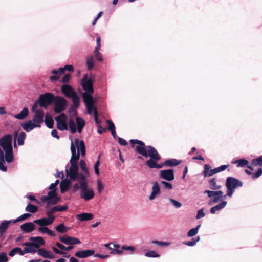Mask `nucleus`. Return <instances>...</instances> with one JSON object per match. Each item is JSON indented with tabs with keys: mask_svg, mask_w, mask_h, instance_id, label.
I'll list each match as a JSON object with an SVG mask.
<instances>
[{
	"mask_svg": "<svg viewBox=\"0 0 262 262\" xmlns=\"http://www.w3.org/2000/svg\"><path fill=\"white\" fill-rule=\"evenodd\" d=\"M9 258L6 252L0 253V262H7Z\"/></svg>",
	"mask_w": 262,
	"mask_h": 262,
	"instance_id": "obj_53",
	"label": "nucleus"
},
{
	"mask_svg": "<svg viewBox=\"0 0 262 262\" xmlns=\"http://www.w3.org/2000/svg\"><path fill=\"white\" fill-rule=\"evenodd\" d=\"M81 186V191H80L81 198L86 201L92 199L94 197L95 193L93 189L89 187L88 183H86L84 186L83 185Z\"/></svg>",
	"mask_w": 262,
	"mask_h": 262,
	"instance_id": "obj_7",
	"label": "nucleus"
},
{
	"mask_svg": "<svg viewBox=\"0 0 262 262\" xmlns=\"http://www.w3.org/2000/svg\"><path fill=\"white\" fill-rule=\"evenodd\" d=\"M253 163H254L255 165H260L262 166V156H260L259 157L254 159L252 160Z\"/></svg>",
	"mask_w": 262,
	"mask_h": 262,
	"instance_id": "obj_57",
	"label": "nucleus"
},
{
	"mask_svg": "<svg viewBox=\"0 0 262 262\" xmlns=\"http://www.w3.org/2000/svg\"><path fill=\"white\" fill-rule=\"evenodd\" d=\"M35 226L32 222H27L20 226L21 230L25 233H29L35 229Z\"/></svg>",
	"mask_w": 262,
	"mask_h": 262,
	"instance_id": "obj_21",
	"label": "nucleus"
},
{
	"mask_svg": "<svg viewBox=\"0 0 262 262\" xmlns=\"http://www.w3.org/2000/svg\"><path fill=\"white\" fill-rule=\"evenodd\" d=\"M93 93H89L88 92L83 93L82 96L83 102L85 104V105L90 104H94V101L93 99V97L92 95Z\"/></svg>",
	"mask_w": 262,
	"mask_h": 262,
	"instance_id": "obj_25",
	"label": "nucleus"
},
{
	"mask_svg": "<svg viewBox=\"0 0 262 262\" xmlns=\"http://www.w3.org/2000/svg\"><path fill=\"white\" fill-rule=\"evenodd\" d=\"M67 116L64 113H61L60 115L56 116L55 120L57 122V128L60 130H67L68 129L66 123Z\"/></svg>",
	"mask_w": 262,
	"mask_h": 262,
	"instance_id": "obj_10",
	"label": "nucleus"
},
{
	"mask_svg": "<svg viewBox=\"0 0 262 262\" xmlns=\"http://www.w3.org/2000/svg\"><path fill=\"white\" fill-rule=\"evenodd\" d=\"M97 189H98V192L99 193H101L103 190L104 189V185L102 184V182L98 180L97 182Z\"/></svg>",
	"mask_w": 262,
	"mask_h": 262,
	"instance_id": "obj_56",
	"label": "nucleus"
},
{
	"mask_svg": "<svg viewBox=\"0 0 262 262\" xmlns=\"http://www.w3.org/2000/svg\"><path fill=\"white\" fill-rule=\"evenodd\" d=\"M93 216L90 213H82L77 215V219L80 221H85L93 219Z\"/></svg>",
	"mask_w": 262,
	"mask_h": 262,
	"instance_id": "obj_28",
	"label": "nucleus"
},
{
	"mask_svg": "<svg viewBox=\"0 0 262 262\" xmlns=\"http://www.w3.org/2000/svg\"><path fill=\"white\" fill-rule=\"evenodd\" d=\"M200 227L201 225H199L196 227L190 229L187 233V236L188 237H192L198 233Z\"/></svg>",
	"mask_w": 262,
	"mask_h": 262,
	"instance_id": "obj_43",
	"label": "nucleus"
},
{
	"mask_svg": "<svg viewBox=\"0 0 262 262\" xmlns=\"http://www.w3.org/2000/svg\"><path fill=\"white\" fill-rule=\"evenodd\" d=\"M47 196L50 200V201L48 202V205L50 204L55 205L59 201V199L57 196L55 190H51L49 191L48 192Z\"/></svg>",
	"mask_w": 262,
	"mask_h": 262,
	"instance_id": "obj_20",
	"label": "nucleus"
},
{
	"mask_svg": "<svg viewBox=\"0 0 262 262\" xmlns=\"http://www.w3.org/2000/svg\"><path fill=\"white\" fill-rule=\"evenodd\" d=\"M29 241H31V243H37L39 245H44L45 244L44 239L40 236L30 237L29 238Z\"/></svg>",
	"mask_w": 262,
	"mask_h": 262,
	"instance_id": "obj_32",
	"label": "nucleus"
},
{
	"mask_svg": "<svg viewBox=\"0 0 262 262\" xmlns=\"http://www.w3.org/2000/svg\"><path fill=\"white\" fill-rule=\"evenodd\" d=\"M204 193L208 194V197L210 198L208 202L209 205H212L219 201L221 200L223 198H225L227 194L223 195V192L221 190L217 191H211V190H205Z\"/></svg>",
	"mask_w": 262,
	"mask_h": 262,
	"instance_id": "obj_5",
	"label": "nucleus"
},
{
	"mask_svg": "<svg viewBox=\"0 0 262 262\" xmlns=\"http://www.w3.org/2000/svg\"><path fill=\"white\" fill-rule=\"evenodd\" d=\"M216 178H214L209 181V187L212 190H217L221 188V185L216 184Z\"/></svg>",
	"mask_w": 262,
	"mask_h": 262,
	"instance_id": "obj_34",
	"label": "nucleus"
},
{
	"mask_svg": "<svg viewBox=\"0 0 262 262\" xmlns=\"http://www.w3.org/2000/svg\"><path fill=\"white\" fill-rule=\"evenodd\" d=\"M61 91L67 98H71L76 94L73 88L68 84H64L61 86Z\"/></svg>",
	"mask_w": 262,
	"mask_h": 262,
	"instance_id": "obj_14",
	"label": "nucleus"
},
{
	"mask_svg": "<svg viewBox=\"0 0 262 262\" xmlns=\"http://www.w3.org/2000/svg\"><path fill=\"white\" fill-rule=\"evenodd\" d=\"M29 111L27 107H24L18 114L14 115V117L17 119L23 120L28 115Z\"/></svg>",
	"mask_w": 262,
	"mask_h": 262,
	"instance_id": "obj_30",
	"label": "nucleus"
},
{
	"mask_svg": "<svg viewBox=\"0 0 262 262\" xmlns=\"http://www.w3.org/2000/svg\"><path fill=\"white\" fill-rule=\"evenodd\" d=\"M71 98L72 99L73 106L75 108L78 107L79 105L80 100L79 97L77 96V94H75V95L71 97Z\"/></svg>",
	"mask_w": 262,
	"mask_h": 262,
	"instance_id": "obj_47",
	"label": "nucleus"
},
{
	"mask_svg": "<svg viewBox=\"0 0 262 262\" xmlns=\"http://www.w3.org/2000/svg\"><path fill=\"white\" fill-rule=\"evenodd\" d=\"M55 229L60 233H65L69 231V228L66 227L63 224L61 223L56 227Z\"/></svg>",
	"mask_w": 262,
	"mask_h": 262,
	"instance_id": "obj_37",
	"label": "nucleus"
},
{
	"mask_svg": "<svg viewBox=\"0 0 262 262\" xmlns=\"http://www.w3.org/2000/svg\"><path fill=\"white\" fill-rule=\"evenodd\" d=\"M26 137V134L25 132H21L18 135V137L17 138L16 140L18 142V145L19 146H21L24 144V141Z\"/></svg>",
	"mask_w": 262,
	"mask_h": 262,
	"instance_id": "obj_40",
	"label": "nucleus"
},
{
	"mask_svg": "<svg viewBox=\"0 0 262 262\" xmlns=\"http://www.w3.org/2000/svg\"><path fill=\"white\" fill-rule=\"evenodd\" d=\"M38 231L42 233H47L51 236H55L56 234L54 231H53L49 229L48 227L45 226H41L38 229Z\"/></svg>",
	"mask_w": 262,
	"mask_h": 262,
	"instance_id": "obj_31",
	"label": "nucleus"
},
{
	"mask_svg": "<svg viewBox=\"0 0 262 262\" xmlns=\"http://www.w3.org/2000/svg\"><path fill=\"white\" fill-rule=\"evenodd\" d=\"M44 112L42 110H37L36 111L33 117V121L39 124L43 122Z\"/></svg>",
	"mask_w": 262,
	"mask_h": 262,
	"instance_id": "obj_17",
	"label": "nucleus"
},
{
	"mask_svg": "<svg viewBox=\"0 0 262 262\" xmlns=\"http://www.w3.org/2000/svg\"><path fill=\"white\" fill-rule=\"evenodd\" d=\"M95 250L93 249H88L78 251L75 253V256L79 258H85L94 255Z\"/></svg>",
	"mask_w": 262,
	"mask_h": 262,
	"instance_id": "obj_16",
	"label": "nucleus"
},
{
	"mask_svg": "<svg viewBox=\"0 0 262 262\" xmlns=\"http://www.w3.org/2000/svg\"><path fill=\"white\" fill-rule=\"evenodd\" d=\"M76 121L77 125V130L79 133H80L84 126V120L80 117H77L76 119Z\"/></svg>",
	"mask_w": 262,
	"mask_h": 262,
	"instance_id": "obj_33",
	"label": "nucleus"
},
{
	"mask_svg": "<svg viewBox=\"0 0 262 262\" xmlns=\"http://www.w3.org/2000/svg\"><path fill=\"white\" fill-rule=\"evenodd\" d=\"M31 215L29 213H24L22 214L19 217H17L14 222L13 223H15L17 222H19L21 221H24L27 219V218L30 217Z\"/></svg>",
	"mask_w": 262,
	"mask_h": 262,
	"instance_id": "obj_50",
	"label": "nucleus"
},
{
	"mask_svg": "<svg viewBox=\"0 0 262 262\" xmlns=\"http://www.w3.org/2000/svg\"><path fill=\"white\" fill-rule=\"evenodd\" d=\"M151 243L156 244L159 246H167L169 245V243L168 242H164L162 241H158L156 240H154L151 241Z\"/></svg>",
	"mask_w": 262,
	"mask_h": 262,
	"instance_id": "obj_52",
	"label": "nucleus"
},
{
	"mask_svg": "<svg viewBox=\"0 0 262 262\" xmlns=\"http://www.w3.org/2000/svg\"><path fill=\"white\" fill-rule=\"evenodd\" d=\"M23 245L26 246L24 248L25 253H35L37 252L36 249L40 248V245L35 243L26 242Z\"/></svg>",
	"mask_w": 262,
	"mask_h": 262,
	"instance_id": "obj_13",
	"label": "nucleus"
},
{
	"mask_svg": "<svg viewBox=\"0 0 262 262\" xmlns=\"http://www.w3.org/2000/svg\"><path fill=\"white\" fill-rule=\"evenodd\" d=\"M80 167L82 170V172L86 174H89V171L86 167V164L83 160H81L80 161Z\"/></svg>",
	"mask_w": 262,
	"mask_h": 262,
	"instance_id": "obj_46",
	"label": "nucleus"
},
{
	"mask_svg": "<svg viewBox=\"0 0 262 262\" xmlns=\"http://www.w3.org/2000/svg\"><path fill=\"white\" fill-rule=\"evenodd\" d=\"M69 126L72 133L74 134L76 132V127L73 120L70 119L69 121Z\"/></svg>",
	"mask_w": 262,
	"mask_h": 262,
	"instance_id": "obj_48",
	"label": "nucleus"
},
{
	"mask_svg": "<svg viewBox=\"0 0 262 262\" xmlns=\"http://www.w3.org/2000/svg\"><path fill=\"white\" fill-rule=\"evenodd\" d=\"M200 239V238L199 236L197 237L196 238H192L191 241L184 242L183 244L188 246H193L196 244L197 242L199 241Z\"/></svg>",
	"mask_w": 262,
	"mask_h": 262,
	"instance_id": "obj_44",
	"label": "nucleus"
},
{
	"mask_svg": "<svg viewBox=\"0 0 262 262\" xmlns=\"http://www.w3.org/2000/svg\"><path fill=\"white\" fill-rule=\"evenodd\" d=\"M37 253L38 255L43 257L46 258L52 259L54 256L50 252L45 250V249H37Z\"/></svg>",
	"mask_w": 262,
	"mask_h": 262,
	"instance_id": "obj_27",
	"label": "nucleus"
},
{
	"mask_svg": "<svg viewBox=\"0 0 262 262\" xmlns=\"http://www.w3.org/2000/svg\"><path fill=\"white\" fill-rule=\"evenodd\" d=\"M53 103H54V112L60 113L66 108L67 101L64 98L57 96H55Z\"/></svg>",
	"mask_w": 262,
	"mask_h": 262,
	"instance_id": "obj_9",
	"label": "nucleus"
},
{
	"mask_svg": "<svg viewBox=\"0 0 262 262\" xmlns=\"http://www.w3.org/2000/svg\"><path fill=\"white\" fill-rule=\"evenodd\" d=\"M233 163H237V167H244L248 165V161L245 159H241Z\"/></svg>",
	"mask_w": 262,
	"mask_h": 262,
	"instance_id": "obj_45",
	"label": "nucleus"
},
{
	"mask_svg": "<svg viewBox=\"0 0 262 262\" xmlns=\"http://www.w3.org/2000/svg\"><path fill=\"white\" fill-rule=\"evenodd\" d=\"M67 175L68 176L71 180H77L79 183H88L86 178L89 176V174L84 172H78V167H76L75 172H71V169L66 170Z\"/></svg>",
	"mask_w": 262,
	"mask_h": 262,
	"instance_id": "obj_4",
	"label": "nucleus"
},
{
	"mask_svg": "<svg viewBox=\"0 0 262 262\" xmlns=\"http://www.w3.org/2000/svg\"><path fill=\"white\" fill-rule=\"evenodd\" d=\"M245 172L248 174V175H251L252 176V178L254 179H256L257 178H258L259 177H260L261 174H262V168H259L257 171L256 172H255V173H253L251 171L248 170H245Z\"/></svg>",
	"mask_w": 262,
	"mask_h": 262,
	"instance_id": "obj_35",
	"label": "nucleus"
},
{
	"mask_svg": "<svg viewBox=\"0 0 262 262\" xmlns=\"http://www.w3.org/2000/svg\"><path fill=\"white\" fill-rule=\"evenodd\" d=\"M152 191L148 197L150 201L154 200L158 195L160 194L161 190L158 182L155 181L152 183Z\"/></svg>",
	"mask_w": 262,
	"mask_h": 262,
	"instance_id": "obj_15",
	"label": "nucleus"
},
{
	"mask_svg": "<svg viewBox=\"0 0 262 262\" xmlns=\"http://www.w3.org/2000/svg\"><path fill=\"white\" fill-rule=\"evenodd\" d=\"M12 136L7 134L0 139V148L5 152V159L8 163L13 160V148L12 145Z\"/></svg>",
	"mask_w": 262,
	"mask_h": 262,
	"instance_id": "obj_2",
	"label": "nucleus"
},
{
	"mask_svg": "<svg viewBox=\"0 0 262 262\" xmlns=\"http://www.w3.org/2000/svg\"><path fill=\"white\" fill-rule=\"evenodd\" d=\"M161 183L162 185H163L164 188L165 189H166L168 190H171L173 188L172 185L168 182L163 181L161 182Z\"/></svg>",
	"mask_w": 262,
	"mask_h": 262,
	"instance_id": "obj_55",
	"label": "nucleus"
},
{
	"mask_svg": "<svg viewBox=\"0 0 262 262\" xmlns=\"http://www.w3.org/2000/svg\"><path fill=\"white\" fill-rule=\"evenodd\" d=\"M129 143L136 152L145 158L150 157L145 162V165L150 168L160 169L163 166L172 167L181 163V161L170 159L165 160L163 163L158 164L161 157L155 147L150 145L146 146L144 142L138 139H131Z\"/></svg>",
	"mask_w": 262,
	"mask_h": 262,
	"instance_id": "obj_1",
	"label": "nucleus"
},
{
	"mask_svg": "<svg viewBox=\"0 0 262 262\" xmlns=\"http://www.w3.org/2000/svg\"><path fill=\"white\" fill-rule=\"evenodd\" d=\"M94 104H87V105H85L86 106V109H87V111H88V113L89 114H91L92 113V110H95V107L94 106Z\"/></svg>",
	"mask_w": 262,
	"mask_h": 262,
	"instance_id": "obj_64",
	"label": "nucleus"
},
{
	"mask_svg": "<svg viewBox=\"0 0 262 262\" xmlns=\"http://www.w3.org/2000/svg\"><path fill=\"white\" fill-rule=\"evenodd\" d=\"M55 210L53 209V208L48 210L46 212V215H47L48 217H53L54 220H55V216L53 215V213L55 212Z\"/></svg>",
	"mask_w": 262,
	"mask_h": 262,
	"instance_id": "obj_61",
	"label": "nucleus"
},
{
	"mask_svg": "<svg viewBox=\"0 0 262 262\" xmlns=\"http://www.w3.org/2000/svg\"><path fill=\"white\" fill-rule=\"evenodd\" d=\"M38 209L37 206L31 204H28L25 208V210L28 212L34 213L38 211Z\"/></svg>",
	"mask_w": 262,
	"mask_h": 262,
	"instance_id": "obj_38",
	"label": "nucleus"
},
{
	"mask_svg": "<svg viewBox=\"0 0 262 262\" xmlns=\"http://www.w3.org/2000/svg\"><path fill=\"white\" fill-rule=\"evenodd\" d=\"M70 185V182L68 181H62L60 184L61 193H64L68 189Z\"/></svg>",
	"mask_w": 262,
	"mask_h": 262,
	"instance_id": "obj_39",
	"label": "nucleus"
},
{
	"mask_svg": "<svg viewBox=\"0 0 262 262\" xmlns=\"http://www.w3.org/2000/svg\"><path fill=\"white\" fill-rule=\"evenodd\" d=\"M53 209L54 210H55V211H59V212H62V211H66L68 209V206L67 205H64V206H60V205H58V206H54V207H53Z\"/></svg>",
	"mask_w": 262,
	"mask_h": 262,
	"instance_id": "obj_51",
	"label": "nucleus"
},
{
	"mask_svg": "<svg viewBox=\"0 0 262 262\" xmlns=\"http://www.w3.org/2000/svg\"><path fill=\"white\" fill-rule=\"evenodd\" d=\"M87 68L89 70L93 69L94 67V60L93 56L88 57L86 60Z\"/></svg>",
	"mask_w": 262,
	"mask_h": 262,
	"instance_id": "obj_41",
	"label": "nucleus"
},
{
	"mask_svg": "<svg viewBox=\"0 0 262 262\" xmlns=\"http://www.w3.org/2000/svg\"><path fill=\"white\" fill-rule=\"evenodd\" d=\"M45 123L49 128H53L54 127V120L51 116L46 115L45 118Z\"/></svg>",
	"mask_w": 262,
	"mask_h": 262,
	"instance_id": "obj_36",
	"label": "nucleus"
},
{
	"mask_svg": "<svg viewBox=\"0 0 262 262\" xmlns=\"http://www.w3.org/2000/svg\"><path fill=\"white\" fill-rule=\"evenodd\" d=\"M12 222L11 221H3L0 225V237L2 238V239L5 238L4 234L8 228L9 225Z\"/></svg>",
	"mask_w": 262,
	"mask_h": 262,
	"instance_id": "obj_22",
	"label": "nucleus"
},
{
	"mask_svg": "<svg viewBox=\"0 0 262 262\" xmlns=\"http://www.w3.org/2000/svg\"><path fill=\"white\" fill-rule=\"evenodd\" d=\"M217 173L216 168H215L213 169H210V166L208 164H205L204 165V170L203 172V175L205 177L207 176H211L215 173Z\"/></svg>",
	"mask_w": 262,
	"mask_h": 262,
	"instance_id": "obj_26",
	"label": "nucleus"
},
{
	"mask_svg": "<svg viewBox=\"0 0 262 262\" xmlns=\"http://www.w3.org/2000/svg\"><path fill=\"white\" fill-rule=\"evenodd\" d=\"M21 125L23 129L26 132L31 131L35 127H39L40 126L39 124H36L35 123H32L31 120L27 122L21 123Z\"/></svg>",
	"mask_w": 262,
	"mask_h": 262,
	"instance_id": "obj_24",
	"label": "nucleus"
},
{
	"mask_svg": "<svg viewBox=\"0 0 262 262\" xmlns=\"http://www.w3.org/2000/svg\"><path fill=\"white\" fill-rule=\"evenodd\" d=\"M93 83L94 79L93 78H89L88 79V74H85L83 78L81 79V85L84 92H88L89 93H93Z\"/></svg>",
	"mask_w": 262,
	"mask_h": 262,
	"instance_id": "obj_8",
	"label": "nucleus"
},
{
	"mask_svg": "<svg viewBox=\"0 0 262 262\" xmlns=\"http://www.w3.org/2000/svg\"><path fill=\"white\" fill-rule=\"evenodd\" d=\"M79 159V152H78L76 154H72L70 162L71 166L69 169H71V172H75L76 170V167L77 166V160Z\"/></svg>",
	"mask_w": 262,
	"mask_h": 262,
	"instance_id": "obj_19",
	"label": "nucleus"
},
{
	"mask_svg": "<svg viewBox=\"0 0 262 262\" xmlns=\"http://www.w3.org/2000/svg\"><path fill=\"white\" fill-rule=\"evenodd\" d=\"M5 155L4 156L3 150L0 148V165L4 164L5 163Z\"/></svg>",
	"mask_w": 262,
	"mask_h": 262,
	"instance_id": "obj_60",
	"label": "nucleus"
},
{
	"mask_svg": "<svg viewBox=\"0 0 262 262\" xmlns=\"http://www.w3.org/2000/svg\"><path fill=\"white\" fill-rule=\"evenodd\" d=\"M59 239L61 242L68 245H77L81 243L80 241L78 238L67 235L60 236Z\"/></svg>",
	"mask_w": 262,
	"mask_h": 262,
	"instance_id": "obj_12",
	"label": "nucleus"
},
{
	"mask_svg": "<svg viewBox=\"0 0 262 262\" xmlns=\"http://www.w3.org/2000/svg\"><path fill=\"white\" fill-rule=\"evenodd\" d=\"M86 183H76L74 184L73 186V188L71 190V192L72 193H76L78 189L80 190V191H81V187L83 185L84 186Z\"/></svg>",
	"mask_w": 262,
	"mask_h": 262,
	"instance_id": "obj_42",
	"label": "nucleus"
},
{
	"mask_svg": "<svg viewBox=\"0 0 262 262\" xmlns=\"http://www.w3.org/2000/svg\"><path fill=\"white\" fill-rule=\"evenodd\" d=\"M169 201L170 203L173 205L176 208H179L182 206V204L177 201L173 199H169Z\"/></svg>",
	"mask_w": 262,
	"mask_h": 262,
	"instance_id": "obj_54",
	"label": "nucleus"
},
{
	"mask_svg": "<svg viewBox=\"0 0 262 262\" xmlns=\"http://www.w3.org/2000/svg\"><path fill=\"white\" fill-rule=\"evenodd\" d=\"M71 75L70 74H66L62 78L61 82L63 83H68L70 80Z\"/></svg>",
	"mask_w": 262,
	"mask_h": 262,
	"instance_id": "obj_58",
	"label": "nucleus"
},
{
	"mask_svg": "<svg viewBox=\"0 0 262 262\" xmlns=\"http://www.w3.org/2000/svg\"><path fill=\"white\" fill-rule=\"evenodd\" d=\"M227 202L226 201H222L220 203L216 206L211 208L210 212L212 214H215L217 211L224 208L227 205Z\"/></svg>",
	"mask_w": 262,
	"mask_h": 262,
	"instance_id": "obj_29",
	"label": "nucleus"
},
{
	"mask_svg": "<svg viewBox=\"0 0 262 262\" xmlns=\"http://www.w3.org/2000/svg\"><path fill=\"white\" fill-rule=\"evenodd\" d=\"M145 256L148 257H159L160 255L154 250H150L145 253Z\"/></svg>",
	"mask_w": 262,
	"mask_h": 262,
	"instance_id": "obj_49",
	"label": "nucleus"
},
{
	"mask_svg": "<svg viewBox=\"0 0 262 262\" xmlns=\"http://www.w3.org/2000/svg\"><path fill=\"white\" fill-rule=\"evenodd\" d=\"M243 186V182L238 179L229 177L226 179V186L227 187V195L231 196L235 189Z\"/></svg>",
	"mask_w": 262,
	"mask_h": 262,
	"instance_id": "obj_3",
	"label": "nucleus"
},
{
	"mask_svg": "<svg viewBox=\"0 0 262 262\" xmlns=\"http://www.w3.org/2000/svg\"><path fill=\"white\" fill-rule=\"evenodd\" d=\"M159 177L167 181H173L174 179V170L171 169L160 170Z\"/></svg>",
	"mask_w": 262,
	"mask_h": 262,
	"instance_id": "obj_11",
	"label": "nucleus"
},
{
	"mask_svg": "<svg viewBox=\"0 0 262 262\" xmlns=\"http://www.w3.org/2000/svg\"><path fill=\"white\" fill-rule=\"evenodd\" d=\"M106 123L108 124V130L112 131L115 129V125L111 120H107Z\"/></svg>",
	"mask_w": 262,
	"mask_h": 262,
	"instance_id": "obj_59",
	"label": "nucleus"
},
{
	"mask_svg": "<svg viewBox=\"0 0 262 262\" xmlns=\"http://www.w3.org/2000/svg\"><path fill=\"white\" fill-rule=\"evenodd\" d=\"M55 96L50 93H46L39 96L38 103L40 107L46 108L54 101Z\"/></svg>",
	"mask_w": 262,
	"mask_h": 262,
	"instance_id": "obj_6",
	"label": "nucleus"
},
{
	"mask_svg": "<svg viewBox=\"0 0 262 262\" xmlns=\"http://www.w3.org/2000/svg\"><path fill=\"white\" fill-rule=\"evenodd\" d=\"M74 143L77 148L78 152L80 151L81 155L84 156L85 153V147L84 141L82 140L80 141L78 139H76L74 141Z\"/></svg>",
	"mask_w": 262,
	"mask_h": 262,
	"instance_id": "obj_23",
	"label": "nucleus"
},
{
	"mask_svg": "<svg viewBox=\"0 0 262 262\" xmlns=\"http://www.w3.org/2000/svg\"><path fill=\"white\" fill-rule=\"evenodd\" d=\"M205 216V213H204V210L203 208L199 210L198 211V213L196 216V218L197 219H201Z\"/></svg>",
	"mask_w": 262,
	"mask_h": 262,
	"instance_id": "obj_63",
	"label": "nucleus"
},
{
	"mask_svg": "<svg viewBox=\"0 0 262 262\" xmlns=\"http://www.w3.org/2000/svg\"><path fill=\"white\" fill-rule=\"evenodd\" d=\"M54 222L53 217L41 218L34 221V223L39 225L40 226H48L53 223Z\"/></svg>",
	"mask_w": 262,
	"mask_h": 262,
	"instance_id": "obj_18",
	"label": "nucleus"
},
{
	"mask_svg": "<svg viewBox=\"0 0 262 262\" xmlns=\"http://www.w3.org/2000/svg\"><path fill=\"white\" fill-rule=\"evenodd\" d=\"M121 248L122 250V252L123 250H129L132 252H134L135 250V248L134 246H122Z\"/></svg>",
	"mask_w": 262,
	"mask_h": 262,
	"instance_id": "obj_62",
	"label": "nucleus"
}]
</instances>
